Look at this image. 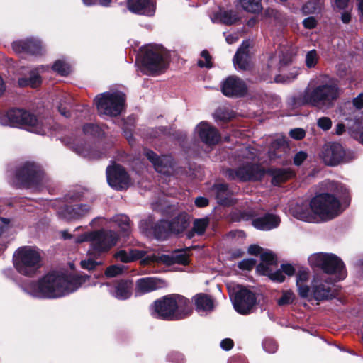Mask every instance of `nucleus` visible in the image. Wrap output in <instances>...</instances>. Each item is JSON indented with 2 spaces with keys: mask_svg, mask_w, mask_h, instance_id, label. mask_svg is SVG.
I'll use <instances>...</instances> for the list:
<instances>
[{
  "mask_svg": "<svg viewBox=\"0 0 363 363\" xmlns=\"http://www.w3.org/2000/svg\"><path fill=\"white\" fill-rule=\"evenodd\" d=\"M308 262L312 267L320 268L324 273L313 277L310 286V296L307 298L309 301L313 299L323 301L335 298L336 292L333 284L346 277L342 261L333 254L318 252L311 255L308 257Z\"/></svg>",
  "mask_w": 363,
  "mask_h": 363,
  "instance_id": "obj_1",
  "label": "nucleus"
},
{
  "mask_svg": "<svg viewBox=\"0 0 363 363\" xmlns=\"http://www.w3.org/2000/svg\"><path fill=\"white\" fill-rule=\"evenodd\" d=\"M90 277L84 274L53 272L37 282L31 281L23 287L30 296L39 298H57L89 284Z\"/></svg>",
  "mask_w": 363,
  "mask_h": 363,
  "instance_id": "obj_2",
  "label": "nucleus"
},
{
  "mask_svg": "<svg viewBox=\"0 0 363 363\" xmlns=\"http://www.w3.org/2000/svg\"><path fill=\"white\" fill-rule=\"evenodd\" d=\"M290 211L297 219L314 222L317 216L323 220L333 219L340 214L342 209L336 196L323 193L313 197L310 203H296Z\"/></svg>",
  "mask_w": 363,
  "mask_h": 363,
  "instance_id": "obj_3",
  "label": "nucleus"
},
{
  "mask_svg": "<svg viewBox=\"0 0 363 363\" xmlns=\"http://www.w3.org/2000/svg\"><path fill=\"white\" fill-rule=\"evenodd\" d=\"M338 96L337 86L328 77L320 76L311 80L303 92L293 99V105H309L322 110L328 109L333 107Z\"/></svg>",
  "mask_w": 363,
  "mask_h": 363,
  "instance_id": "obj_4",
  "label": "nucleus"
},
{
  "mask_svg": "<svg viewBox=\"0 0 363 363\" xmlns=\"http://www.w3.org/2000/svg\"><path fill=\"white\" fill-rule=\"evenodd\" d=\"M238 159L242 163L236 169L228 168L223 175L229 180L239 182H255L264 175V169L259 165L258 151L250 146L243 147L239 150Z\"/></svg>",
  "mask_w": 363,
  "mask_h": 363,
  "instance_id": "obj_5",
  "label": "nucleus"
},
{
  "mask_svg": "<svg viewBox=\"0 0 363 363\" xmlns=\"http://www.w3.org/2000/svg\"><path fill=\"white\" fill-rule=\"evenodd\" d=\"M192 311L190 301L183 296L171 294L156 300L150 306L152 317L166 320H180Z\"/></svg>",
  "mask_w": 363,
  "mask_h": 363,
  "instance_id": "obj_6",
  "label": "nucleus"
},
{
  "mask_svg": "<svg viewBox=\"0 0 363 363\" xmlns=\"http://www.w3.org/2000/svg\"><path fill=\"white\" fill-rule=\"evenodd\" d=\"M0 124L24 128L40 135L45 134L48 128L35 114L21 108H13L0 114Z\"/></svg>",
  "mask_w": 363,
  "mask_h": 363,
  "instance_id": "obj_7",
  "label": "nucleus"
},
{
  "mask_svg": "<svg viewBox=\"0 0 363 363\" xmlns=\"http://www.w3.org/2000/svg\"><path fill=\"white\" fill-rule=\"evenodd\" d=\"M13 262L15 269L19 274L33 277L42 267L41 252L34 246L20 247L13 254Z\"/></svg>",
  "mask_w": 363,
  "mask_h": 363,
  "instance_id": "obj_8",
  "label": "nucleus"
},
{
  "mask_svg": "<svg viewBox=\"0 0 363 363\" xmlns=\"http://www.w3.org/2000/svg\"><path fill=\"white\" fill-rule=\"evenodd\" d=\"M143 71L147 74L163 72L168 65V53L163 47L148 45L140 50Z\"/></svg>",
  "mask_w": 363,
  "mask_h": 363,
  "instance_id": "obj_9",
  "label": "nucleus"
},
{
  "mask_svg": "<svg viewBox=\"0 0 363 363\" xmlns=\"http://www.w3.org/2000/svg\"><path fill=\"white\" fill-rule=\"evenodd\" d=\"M94 103L100 116H117L125 108V95L121 91H108L95 97Z\"/></svg>",
  "mask_w": 363,
  "mask_h": 363,
  "instance_id": "obj_10",
  "label": "nucleus"
},
{
  "mask_svg": "<svg viewBox=\"0 0 363 363\" xmlns=\"http://www.w3.org/2000/svg\"><path fill=\"white\" fill-rule=\"evenodd\" d=\"M83 194L77 190L70 191L65 196L67 204L62 206L57 211L60 218L67 222L77 220L85 216L91 210L87 204H71L83 200Z\"/></svg>",
  "mask_w": 363,
  "mask_h": 363,
  "instance_id": "obj_11",
  "label": "nucleus"
},
{
  "mask_svg": "<svg viewBox=\"0 0 363 363\" xmlns=\"http://www.w3.org/2000/svg\"><path fill=\"white\" fill-rule=\"evenodd\" d=\"M43 174L39 166L34 162H26L17 168L10 183L17 187L36 186L42 182Z\"/></svg>",
  "mask_w": 363,
  "mask_h": 363,
  "instance_id": "obj_12",
  "label": "nucleus"
},
{
  "mask_svg": "<svg viewBox=\"0 0 363 363\" xmlns=\"http://www.w3.org/2000/svg\"><path fill=\"white\" fill-rule=\"evenodd\" d=\"M118 240V235L113 230L104 229L94 230L88 255L94 257H99L115 246Z\"/></svg>",
  "mask_w": 363,
  "mask_h": 363,
  "instance_id": "obj_13",
  "label": "nucleus"
},
{
  "mask_svg": "<svg viewBox=\"0 0 363 363\" xmlns=\"http://www.w3.org/2000/svg\"><path fill=\"white\" fill-rule=\"evenodd\" d=\"M234 309L241 315H247L253 311L257 304L255 294L248 289L238 286L231 297Z\"/></svg>",
  "mask_w": 363,
  "mask_h": 363,
  "instance_id": "obj_14",
  "label": "nucleus"
},
{
  "mask_svg": "<svg viewBox=\"0 0 363 363\" xmlns=\"http://www.w3.org/2000/svg\"><path fill=\"white\" fill-rule=\"evenodd\" d=\"M320 157L325 164L336 166L342 162H347L351 160L342 145L337 143L325 144L322 149Z\"/></svg>",
  "mask_w": 363,
  "mask_h": 363,
  "instance_id": "obj_15",
  "label": "nucleus"
},
{
  "mask_svg": "<svg viewBox=\"0 0 363 363\" xmlns=\"http://www.w3.org/2000/svg\"><path fill=\"white\" fill-rule=\"evenodd\" d=\"M106 179L109 186L116 190L127 189L130 184L128 173L119 164H113L106 168Z\"/></svg>",
  "mask_w": 363,
  "mask_h": 363,
  "instance_id": "obj_16",
  "label": "nucleus"
},
{
  "mask_svg": "<svg viewBox=\"0 0 363 363\" xmlns=\"http://www.w3.org/2000/svg\"><path fill=\"white\" fill-rule=\"evenodd\" d=\"M222 92L226 96H242L247 92V86L241 79L230 76L223 83Z\"/></svg>",
  "mask_w": 363,
  "mask_h": 363,
  "instance_id": "obj_17",
  "label": "nucleus"
},
{
  "mask_svg": "<svg viewBox=\"0 0 363 363\" xmlns=\"http://www.w3.org/2000/svg\"><path fill=\"white\" fill-rule=\"evenodd\" d=\"M195 131L201 140L206 145H216L220 140V135L217 129L207 122H201L196 127Z\"/></svg>",
  "mask_w": 363,
  "mask_h": 363,
  "instance_id": "obj_18",
  "label": "nucleus"
},
{
  "mask_svg": "<svg viewBox=\"0 0 363 363\" xmlns=\"http://www.w3.org/2000/svg\"><path fill=\"white\" fill-rule=\"evenodd\" d=\"M144 154L150 162H151L157 172L164 174L169 173V169H172L173 166V160L171 156L162 155L160 157L150 150H145Z\"/></svg>",
  "mask_w": 363,
  "mask_h": 363,
  "instance_id": "obj_19",
  "label": "nucleus"
},
{
  "mask_svg": "<svg viewBox=\"0 0 363 363\" xmlns=\"http://www.w3.org/2000/svg\"><path fill=\"white\" fill-rule=\"evenodd\" d=\"M12 48L18 54L28 53L30 55H40L43 50L41 42L35 38L15 41L12 43Z\"/></svg>",
  "mask_w": 363,
  "mask_h": 363,
  "instance_id": "obj_20",
  "label": "nucleus"
},
{
  "mask_svg": "<svg viewBox=\"0 0 363 363\" xmlns=\"http://www.w3.org/2000/svg\"><path fill=\"white\" fill-rule=\"evenodd\" d=\"M127 6L132 13L147 16H154L156 9L153 0H128Z\"/></svg>",
  "mask_w": 363,
  "mask_h": 363,
  "instance_id": "obj_21",
  "label": "nucleus"
},
{
  "mask_svg": "<svg viewBox=\"0 0 363 363\" xmlns=\"http://www.w3.org/2000/svg\"><path fill=\"white\" fill-rule=\"evenodd\" d=\"M250 41L244 40L238 49L233 57V63L236 69L246 70L249 68L250 62Z\"/></svg>",
  "mask_w": 363,
  "mask_h": 363,
  "instance_id": "obj_22",
  "label": "nucleus"
},
{
  "mask_svg": "<svg viewBox=\"0 0 363 363\" xmlns=\"http://www.w3.org/2000/svg\"><path fill=\"white\" fill-rule=\"evenodd\" d=\"M163 281L161 279L154 277H145L137 280L135 284V295L141 296L143 294L151 292L160 288Z\"/></svg>",
  "mask_w": 363,
  "mask_h": 363,
  "instance_id": "obj_23",
  "label": "nucleus"
},
{
  "mask_svg": "<svg viewBox=\"0 0 363 363\" xmlns=\"http://www.w3.org/2000/svg\"><path fill=\"white\" fill-rule=\"evenodd\" d=\"M280 218L274 213H266L262 217L252 220V225L261 230H270L279 226Z\"/></svg>",
  "mask_w": 363,
  "mask_h": 363,
  "instance_id": "obj_24",
  "label": "nucleus"
},
{
  "mask_svg": "<svg viewBox=\"0 0 363 363\" xmlns=\"http://www.w3.org/2000/svg\"><path fill=\"white\" fill-rule=\"evenodd\" d=\"M133 282L129 280H121L111 288L110 293L118 300H126L132 295Z\"/></svg>",
  "mask_w": 363,
  "mask_h": 363,
  "instance_id": "obj_25",
  "label": "nucleus"
},
{
  "mask_svg": "<svg viewBox=\"0 0 363 363\" xmlns=\"http://www.w3.org/2000/svg\"><path fill=\"white\" fill-rule=\"evenodd\" d=\"M47 69V67L42 65L33 69L30 72V77L28 78L21 77L18 79V84L20 86H30L32 88H35L39 86L41 83V78L40 77V73L43 72Z\"/></svg>",
  "mask_w": 363,
  "mask_h": 363,
  "instance_id": "obj_26",
  "label": "nucleus"
},
{
  "mask_svg": "<svg viewBox=\"0 0 363 363\" xmlns=\"http://www.w3.org/2000/svg\"><path fill=\"white\" fill-rule=\"evenodd\" d=\"M218 203L222 205H230L232 203L233 192L226 184H217L213 186Z\"/></svg>",
  "mask_w": 363,
  "mask_h": 363,
  "instance_id": "obj_27",
  "label": "nucleus"
},
{
  "mask_svg": "<svg viewBox=\"0 0 363 363\" xmlns=\"http://www.w3.org/2000/svg\"><path fill=\"white\" fill-rule=\"evenodd\" d=\"M268 174L272 177V184L275 186L285 182L294 176L293 172L289 168H272L268 170Z\"/></svg>",
  "mask_w": 363,
  "mask_h": 363,
  "instance_id": "obj_28",
  "label": "nucleus"
},
{
  "mask_svg": "<svg viewBox=\"0 0 363 363\" xmlns=\"http://www.w3.org/2000/svg\"><path fill=\"white\" fill-rule=\"evenodd\" d=\"M189 216L186 213H181L169 222V230L175 234L181 233L189 227Z\"/></svg>",
  "mask_w": 363,
  "mask_h": 363,
  "instance_id": "obj_29",
  "label": "nucleus"
},
{
  "mask_svg": "<svg viewBox=\"0 0 363 363\" xmlns=\"http://www.w3.org/2000/svg\"><path fill=\"white\" fill-rule=\"evenodd\" d=\"M160 260L167 265L173 264H181L186 265L189 263V257L184 251L177 250L170 255H163L160 257Z\"/></svg>",
  "mask_w": 363,
  "mask_h": 363,
  "instance_id": "obj_30",
  "label": "nucleus"
},
{
  "mask_svg": "<svg viewBox=\"0 0 363 363\" xmlns=\"http://www.w3.org/2000/svg\"><path fill=\"white\" fill-rule=\"evenodd\" d=\"M309 278L307 271H300L296 276V286L298 294L301 298H308L310 296V286L306 283Z\"/></svg>",
  "mask_w": 363,
  "mask_h": 363,
  "instance_id": "obj_31",
  "label": "nucleus"
},
{
  "mask_svg": "<svg viewBox=\"0 0 363 363\" xmlns=\"http://www.w3.org/2000/svg\"><path fill=\"white\" fill-rule=\"evenodd\" d=\"M209 224L210 218L208 217L195 219L193 222V228L191 230L189 231L186 234L187 238L191 239L195 235H203Z\"/></svg>",
  "mask_w": 363,
  "mask_h": 363,
  "instance_id": "obj_32",
  "label": "nucleus"
},
{
  "mask_svg": "<svg viewBox=\"0 0 363 363\" xmlns=\"http://www.w3.org/2000/svg\"><path fill=\"white\" fill-rule=\"evenodd\" d=\"M289 150V147L284 139H277L272 143L271 148L269 152V158L275 160L281 157L283 154L286 153Z\"/></svg>",
  "mask_w": 363,
  "mask_h": 363,
  "instance_id": "obj_33",
  "label": "nucleus"
},
{
  "mask_svg": "<svg viewBox=\"0 0 363 363\" xmlns=\"http://www.w3.org/2000/svg\"><path fill=\"white\" fill-rule=\"evenodd\" d=\"M145 252L142 250L132 249L128 252L121 250L115 254V257L124 263L130 262L136 259L144 257Z\"/></svg>",
  "mask_w": 363,
  "mask_h": 363,
  "instance_id": "obj_34",
  "label": "nucleus"
},
{
  "mask_svg": "<svg viewBox=\"0 0 363 363\" xmlns=\"http://www.w3.org/2000/svg\"><path fill=\"white\" fill-rule=\"evenodd\" d=\"M261 260L262 263L257 266V270L262 274L269 270L270 266L277 264L276 255L270 250H266L261 254Z\"/></svg>",
  "mask_w": 363,
  "mask_h": 363,
  "instance_id": "obj_35",
  "label": "nucleus"
},
{
  "mask_svg": "<svg viewBox=\"0 0 363 363\" xmlns=\"http://www.w3.org/2000/svg\"><path fill=\"white\" fill-rule=\"evenodd\" d=\"M195 305L198 311H209L213 308V301L211 296L199 294L194 296Z\"/></svg>",
  "mask_w": 363,
  "mask_h": 363,
  "instance_id": "obj_36",
  "label": "nucleus"
},
{
  "mask_svg": "<svg viewBox=\"0 0 363 363\" xmlns=\"http://www.w3.org/2000/svg\"><path fill=\"white\" fill-rule=\"evenodd\" d=\"M238 19L236 13L233 11H220L215 14L213 21L220 22L225 25H233Z\"/></svg>",
  "mask_w": 363,
  "mask_h": 363,
  "instance_id": "obj_37",
  "label": "nucleus"
},
{
  "mask_svg": "<svg viewBox=\"0 0 363 363\" xmlns=\"http://www.w3.org/2000/svg\"><path fill=\"white\" fill-rule=\"evenodd\" d=\"M237 6L252 13H259L262 9L261 0H238Z\"/></svg>",
  "mask_w": 363,
  "mask_h": 363,
  "instance_id": "obj_38",
  "label": "nucleus"
},
{
  "mask_svg": "<svg viewBox=\"0 0 363 363\" xmlns=\"http://www.w3.org/2000/svg\"><path fill=\"white\" fill-rule=\"evenodd\" d=\"M169 222L160 220L152 227V234L157 240H164L169 235Z\"/></svg>",
  "mask_w": 363,
  "mask_h": 363,
  "instance_id": "obj_39",
  "label": "nucleus"
},
{
  "mask_svg": "<svg viewBox=\"0 0 363 363\" xmlns=\"http://www.w3.org/2000/svg\"><path fill=\"white\" fill-rule=\"evenodd\" d=\"M72 148L78 155L84 157H88L89 159H96L101 157L99 155H96L94 151L90 150L88 147H86V145L84 144L78 145L73 143Z\"/></svg>",
  "mask_w": 363,
  "mask_h": 363,
  "instance_id": "obj_40",
  "label": "nucleus"
},
{
  "mask_svg": "<svg viewBox=\"0 0 363 363\" xmlns=\"http://www.w3.org/2000/svg\"><path fill=\"white\" fill-rule=\"evenodd\" d=\"M112 220L117 224L125 235H129L130 230V219L126 215H116L113 217Z\"/></svg>",
  "mask_w": 363,
  "mask_h": 363,
  "instance_id": "obj_41",
  "label": "nucleus"
},
{
  "mask_svg": "<svg viewBox=\"0 0 363 363\" xmlns=\"http://www.w3.org/2000/svg\"><path fill=\"white\" fill-rule=\"evenodd\" d=\"M299 73V69L293 67L290 69L289 74H280L277 75L275 81L278 83H290L296 79Z\"/></svg>",
  "mask_w": 363,
  "mask_h": 363,
  "instance_id": "obj_42",
  "label": "nucleus"
},
{
  "mask_svg": "<svg viewBox=\"0 0 363 363\" xmlns=\"http://www.w3.org/2000/svg\"><path fill=\"white\" fill-rule=\"evenodd\" d=\"M323 3L320 0H311L306 2L302 7V11L305 14H311L319 12Z\"/></svg>",
  "mask_w": 363,
  "mask_h": 363,
  "instance_id": "obj_43",
  "label": "nucleus"
},
{
  "mask_svg": "<svg viewBox=\"0 0 363 363\" xmlns=\"http://www.w3.org/2000/svg\"><path fill=\"white\" fill-rule=\"evenodd\" d=\"M83 132L85 135L91 137H100L103 135V130L97 125L89 123L83 127Z\"/></svg>",
  "mask_w": 363,
  "mask_h": 363,
  "instance_id": "obj_44",
  "label": "nucleus"
},
{
  "mask_svg": "<svg viewBox=\"0 0 363 363\" xmlns=\"http://www.w3.org/2000/svg\"><path fill=\"white\" fill-rule=\"evenodd\" d=\"M319 60V55L316 50L313 49L306 55L305 62L308 68L315 67Z\"/></svg>",
  "mask_w": 363,
  "mask_h": 363,
  "instance_id": "obj_45",
  "label": "nucleus"
},
{
  "mask_svg": "<svg viewBox=\"0 0 363 363\" xmlns=\"http://www.w3.org/2000/svg\"><path fill=\"white\" fill-rule=\"evenodd\" d=\"M52 69L62 76H65L70 72V66L62 60H57L53 64Z\"/></svg>",
  "mask_w": 363,
  "mask_h": 363,
  "instance_id": "obj_46",
  "label": "nucleus"
},
{
  "mask_svg": "<svg viewBox=\"0 0 363 363\" xmlns=\"http://www.w3.org/2000/svg\"><path fill=\"white\" fill-rule=\"evenodd\" d=\"M263 274L267 275L270 279L277 282H283L285 279V277L283 274V272L281 269L277 270L274 272H271V270H267L263 272Z\"/></svg>",
  "mask_w": 363,
  "mask_h": 363,
  "instance_id": "obj_47",
  "label": "nucleus"
},
{
  "mask_svg": "<svg viewBox=\"0 0 363 363\" xmlns=\"http://www.w3.org/2000/svg\"><path fill=\"white\" fill-rule=\"evenodd\" d=\"M294 299V294L291 291H284L282 296L278 300L279 306H284L291 303Z\"/></svg>",
  "mask_w": 363,
  "mask_h": 363,
  "instance_id": "obj_48",
  "label": "nucleus"
},
{
  "mask_svg": "<svg viewBox=\"0 0 363 363\" xmlns=\"http://www.w3.org/2000/svg\"><path fill=\"white\" fill-rule=\"evenodd\" d=\"M123 269L124 266L123 265H112L106 269L105 274L108 277H113L122 273Z\"/></svg>",
  "mask_w": 363,
  "mask_h": 363,
  "instance_id": "obj_49",
  "label": "nucleus"
},
{
  "mask_svg": "<svg viewBox=\"0 0 363 363\" xmlns=\"http://www.w3.org/2000/svg\"><path fill=\"white\" fill-rule=\"evenodd\" d=\"M201 56L204 59V60H199L198 65L200 67L211 68L212 67L211 57L210 56L208 52L206 50H203L201 53Z\"/></svg>",
  "mask_w": 363,
  "mask_h": 363,
  "instance_id": "obj_50",
  "label": "nucleus"
},
{
  "mask_svg": "<svg viewBox=\"0 0 363 363\" xmlns=\"http://www.w3.org/2000/svg\"><path fill=\"white\" fill-rule=\"evenodd\" d=\"M101 262H97L94 260L92 258L89 257L86 259L82 260L80 262V265L82 268L84 269L91 270L94 269L97 265L101 264Z\"/></svg>",
  "mask_w": 363,
  "mask_h": 363,
  "instance_id": "obj_51",
  "label": "nucleus"
},
{
  "mask_svg": "<svg viewBox=\"0 0 363 363\" xmlns=\"http://www.w3.org/2000/svg\"><path fill=\"white\" fill-rule=\"evenodd\" d=\"M318 126L324 131H327L331 128L332 121L328 117H321L317 121Z\"/></svg>",
  "mask_w": 363,
  "mask_h": 363,
  "instance_id": "obj_52",
  "label": "nucleus"
},
{
  "mask_svg": "<svg viewBox=\"0 0 363 363\" xmlns=\"http://www.w3.org/2000/svg\"><path fill=\"white\" fill-rule=\"evenodd\" d=\"M256 264L254 259H245L238 263V267L244 270H251Z\"/></svg>",
  "mask_w": 363,
  "mask_h": 363,
  "instance_id": "obj_53",
  "label": "nucleus"
},
{
  "mask_svg": "<svg viewBox=\"0 0 363 363\" xmlns=\"http://www.w3.org/2000/svg\"><path fill=\"white\" fill-rule=\"evenodd\" d=\"M262 345L264 350L269 353H274L277 350V343L273 340H265Z\"/></svg>",
  "mask_w": 363,
  "mask_h": 363,
  "instance_id": "obj_54",
  "label": "nucleus"
},
{
  "mask_svg": "<svg viewBox=\"0 0 363 363\" xmlns=\"http://www.w3.org/2000/svg\"><path fill=\"white\" fill-rule=\"evenodd\" d=\"M93 231L89 233H85L77 237L74 240V242L77 244L82 243L84 242H89L91 244Z\"/></svg>",
  "mask_w": 363,
  "mask_h": 363,
  "instance_id": "obj_55",
  "label": "nucleus"
},
{
  "mask_svg": "<svg viewBox=\"0 0 363 363\" xmlns=\"http://www.w3.org/2000/svg\"><path fill=\"white\" fill-rule=\"evenodd\" d=\"M308 155L304 151L298 152L294 157V164L296 166L301 165L306 159Z\"/></svg>",
  "mask_w": 363,
  "mask_h": 363,
  "instance_id": "obj_56",
  "label": "nucleus"
},
{
  "mask_svg": "<svg viewBox=\"0 0 363 363\" xmlns=\"http://www.w3.org/2000/svg\"><path fill=\"white\" fill-rule=\"evenodd\" d=\"M305 131L302 128H294L290 130V136L296 140H301L305 137Z\"/></svg>",
  "mask_w": 363,
  "mask_h": 363,
  "instance_id": "obj_57",
  "label": "nucleus"
},
{
  "mask_svg": "<svg viewBox=\"0 0 363 363\" xmlns=\"http://www.w3.org/2000/svg\"><path fill=\"white\" fill-rule=\"evenodd\" d=\"M171 361L176 363H182L184 361V356L179 352H172L169 354Z\"/></svg>",
  "mask_w": 363,
  "mask_h": 363,
  "instance_id": "obj_58",
  "label": "nucleus"
},
{
  "mask_svg": "<svg viewBox=\"0 0 363 363\" xmlns=\"http://www.w3.org/2000/svg\"><path fill=\"white\" fill-rule=\"evenodd\" d=\"M303 24L306 28L312 29L316 26L317 21L314 17H308L303 20Z\"/></svg>",
  "mask_w": 363,
  "mask_h": 363,
  "instance_id": "obj_59",
  "label": "nucleus"
},
{
  "mask_svg": "<svg viewBox=\"0 0 363 363\" xmlns=\"http://www.w3.org/2000/svg\"><path fill=\"white\" fill-rule=\"evenodd\" d=\"M233 341L230 338H225L220 342V347L224 350H230L233 347Z\"/></svg>",
  "mask_w": 363,
  "mask_h": 363,
  "instance_id": "obj_60",
  "label": "nucleus"
},
{
  "mask_svg": "<svg viewBox=\"0 0 363 363\" xmlns=\"http://www.w3.org/2000/svg\"><path fill=\"white\" fill-rule=\"evenodd\" d=\"M208 203H209V201H208V199H206L205 197L199 196L195 199V205L199 208H202V207H205V206H208Z\"/></svg>",
  "mask_w": 363,
  "mask_h": 363,
  "instance_id": "obj_61",
  "label": "nucleus"
},
{
  "mask_svg": "<svg viewBox=\"0 0 363 363\" xmlns=\"http://www.w3.org/2000/svg\"><path fill=\"white\" fill-rule=\"evenodd\" d=\"M281 271L289 276L294 274L295 269L294 267L289 264H281Z\"/></svg>",
  "mask_w": 363,
  "mask_h": 363,
  "instance_id": "obj_62",
  "label": "nucleus"
},
{
  "mask_svg": "<svg viewBox=\"0 0 363 363\" xmlns=\"http://www.w3.org/2000/svg\"><path fill=\"white\" fill-rule=\"evenodd\" d=\"M353 104L358 109H361L363 107V93L359 94L353 99Z\"/></svg>",
  "mask_w": 363,
  "mask_h": 363,
  "instance_id": "obj_63",
  "label": "nucleus"
},
{
  "mask_svg": "<svg viewBox=\"0 0 363 363\" xmlns=\"http://www.w3.org/2000/svg\"><path fill=\"white\" fill-rule=\"evenodd\" d=\"M248 252L250 255H257L262 253V249L258 245H252L248 248Z\"/></svg>",
  "mask_w": 363,
  "mask_h": 363,
  "instance_id": "obj_64",
  "label": "nucleus"
}]
</instances>
